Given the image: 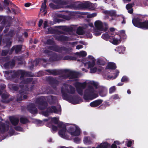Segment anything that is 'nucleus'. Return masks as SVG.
Here are the masks:
<instances>
[{
    "label": "nucleus",
    "mask_w": 148,
    "mask_h": 148,
    "mask_svg": "<svg viewBox=\"0 0 148 148\" xmlns=\"http://www.w3.org/2000/svg\"><path fill=\"white\" fill-rule=\"evenodd\" d=\"M47 2V0H44V2L42 3L41 7L40 8V11L42 12H45L46 10V3Z\"/></svg>",
    "instance_id": "nucleus-35"
},
{
    "label": "nucleus",
    "mask_w": 148,
    "mask_h": 148,
    "mask_svg": "<svg viewBox=\"0 0 148 148\" xmlns=\"http://www.w3.org/2000/svg\"><path fill=\"white\" fill-rule=\"evenodd\" d=\"M54 37L55 39L58 41L64 42L69 40V38L63 35H56Z\"/></svg>",
    "instance_id": "nucleus-11"
},
{
    "label": "nucleus",
    "mask_w": 148,
    "mask_h": 148,
    "mask_svg": "<svg viewBox=\"0 0 148 148\" xmlns=\"http://www.w3.org/2000/svg\"><path fill=\"white\" fill-rule=\"evenodd\" d=\"M20 96L17 99L18 101H20L22 100L23 95L24 94H26V92L24 90H20L19 91Z\"/></svg>",
    "instance_id": "nucleus-36"
},
{
    "label": "nucleus",
    "mask_w": 148,
    "mask_h": 148,
    "mask_svg": "<svg viewBox=\"0 0 148 148\" xmlns=\"http://www.w3.org/2000/svg\"><path fill=\"white\" fill-rule=\"evenodd\" d=\"M120 34H121V36H123L124 37L123 38H125V35L126 34L125 33V31L124 30H121L120 32Z\"/></svg>",
    "instance_id": "nucleus-58"
},
{
    "label": "nucleus",
    "mask_w": 148,
    "mask_h": 148,
    "mask_svg": "<svg viewBox=\"0 0 148 148\" xmlns=\"http://www.w3.org/2000/svg\"><path fill=\"white\" fill-rule=\"evenodd\" d=\"M133 7L132 4H128L126 5V7L127 10L130 9Z\"/></svg>",
    "instance_id": "nucleus-63"
},
{
    "label": "nucleus",
    "mask_w": 148,
    "mask_h": 148,
    "mask_svg": "<svg viewBox=\"0 0 148 148\" xmlns=\"http://www.w3.org/2000/svg\"><path fill=\"white\" fill-rule=\"evenodd\" d=\"M129 81V79L127 76H124L121 79V81L122 82H127Z\"/></svg>",
    "instance_id": "nucleus-51"
},
{
    "label": "nucleus",
    "mask_w": 148,
    "mask_h": 148,
    "mask_svg": "<svg viewBox=\"0 0 148 148\" xmlns=\"http://www.w3.org/2000/svg\"><path fill=\"white\" fill-rule=\"evenodd\" d=\"M60 28L64 31L72 32L73 30V28L72 27H69L66 26H60Z\"/></svg>",
    "instance_id": "nucleus-22"
},
{
    "label": "nucleus",
    "mask_w": 148,
    "mask_h": 148,
    "mask_svg": "<svg viewBox=\"0 0 148 148\" xmlns=\"http://www.w3.org/2000/svg\"><path fill=\"white\" fill-rule=\"evenodd\" d=\"M10 120L11 124L14 126H16L18 124L19 122V119L13 116L9 117Z\"/></svg>",
    "instance_id": "nucleus-20"
},
{
    "label": "nucleus",
    "mask_w": 148,
    "mask_h": 148,
    "mask_svg": "<svg viewBox=\"0 0 148 148\" xmlns=\"http://www.w3.org/2000/svg\"><path fill=\"white\" fill-rule=\"evenodd\" d=\"M76 33L79 35H83L84 34L83 29L81 27H79L77 29Z\"/></svg>",
    "instance_id": "nucleus-40"
},
{
    "label": "nucleus",
    "mask_w": 148,
    "mask_h": 148,
    "mask_svg": "<svg viewBox=\"0 0 148 148\" xmlns=\"http://www.w3.org/2000/svg\"><path fill=\"white\" fill-rule=\"evenodd\" d=\"M95 25L97 30L103 31V29L102 23L100 21H97L95 23Z\"/></svg>",
    "instance_id": "nucleus-19"
},
{
    "label": "nucleus",
    "mask_w": 148,
    "mask_h": 148,
    "mask_svg": "<svg viewBox=\"0 0 148 148\" xmlns=\"http://www.w3.org/2000/svg\"><path fill=\"white\" fill-rule=\"evenodd\" d=\"M46 80L49 82V84L53 88H56V86L59 84V81L52 77L48 76L46 78Z\"/></svg>",
    "instance_id": "nucleus-8"
},
{
    "label": "nucleus",
    "mask_w": 148,
    "mask_h": 148,
    "mask_svg": "<svg viewBox=\"0 0 148 148\" xmlns=\"http://www.w3.org/2000/svg\"><path fill=\"white\" fill-rule=\"evenodd\" d=\"M12 88L13 90L15 91H17L19 89V88L17 86L15 85H12Z\"/></svg>",
    "instance_id": "nucleus-57"
},
{
    "label": "nucleus",
    "mask_w": 148,
    "mask_h": 148,
    "mask_svg": "<svg viewBox=\"0 0 148 148\" xmlns=\"http://www.w3.org/2000/svg\"><path fill=\"white\" fill-rule=\"evenodd\" d=\"M86 85V82H84L83 83H81L79 82H76L75 84V87H78L82 89L85 88Z\"/></svg>",
    "instance_id": "nucleus-24"
},
{
    "label": "nucleus",
    "mask_w": 148,
    "mask_h": 148,
    "mask_svg": "<svg viewBox=\"0 0 148 148\" xmlns=\"http://www.w3.org/2000/svg\"><path fill=\"white\" fill-rule=\"evenodd\" d=\"M103 103L106 107L110 106V102L108 101H105Z\"/></svg>",
    "instance_id": "nucleus-62"
},
{
    "label": "nucleus",
    "mask_w": 148,
    "mask_h": 148,
    "mask_svg": "<svg viewBox=\"0 0 148 148\" xmlns=\"http://www.w3.org/2000/svg\"><path fill=\"white\" fill-rule=\"evenodd\" d=\"M79 73L76 71H71L65 76V78H69V79H72L71 81H75L77 80V78L78 77Z\"/></svg>",
    "instance_id": "nucleus-7"
},
{
    "label": "nucleus",
    "mask_w": 148,
    "mask_h": 148,
    "mask_svg": "<svg viewBox=\"0 0 148 148\" xmlns=\"http://www.w3.org/2000/svg\"><path fill=\"white\" fill-rule=\"evenodd\" d=\"M110 145L107 142H105L100 145H98L96 148H108L110 147Z\"/></svg>",
    "instance_id": "nucleus-23"
},
{
    "label": "nucleus",
    "mask_w": 148,
    "mask_h": 148,
    "mask_svg": "<svg viewBox=\"0 0 148 148\" xmlns=\"http://www.w3.org/2000/svg\"><path fill=\"white\" fill-rule=\"evenodd\" d=\"M46 110L49 113H52L53 112L55 113H57L59 111L56 106H52L51 107H47Z\"/></svg>",
    "instance_id": "nucleus-21"
},
{
    "label": "nucleus",
    "mask_w": 148,
    "mask_h": 148,
    "mask_svg": "<svg viewBox=\"0 0 148 148\" xmlns=\"http://www.w3.org/2000/svg\"><path fill=\"white\" fill-rule=\"evenodd\" d=\"M14 129L17 131H21L23 130L22 127L19 126H16L14 127Z\"/></svg>",
    "instance_id": "nucleus-53"
},
{
    "label": "nucleus",
    "mask_w": 148,
    "mask_h": 148,
    "mask_svg": "<svg viewBox=\"0 0 148 148\" xmlns=\"http://www.w3.org/2000/svg\"><path fill=\"white\" fill-rule=\"evenodd\" d=\"M76 58L75 57L69 55L65 56L63 58V60H76Z\"/></svg>",
    "instance_id": "nucleus-32"
},
{
    "label": "nucleus",
    "mask_w": 148,
    "mask_h": 148,
    "mask_svg": "<svg viewBox=\"0 0 148 148\" xmlns=\"http://www.w3.org/2000/svg\"><path fill=\"white\" fill-rule=\"evenodd\" d=\"M51 129L53 131H56L58 130V127L56 126L52 125Z\"/></svg>",
    "instance_id": "nucleus-61"
},
{
    "label": "nucleus",
    "mask_w": 148,
    "mask_h": 148,
    "mask_svg": "<svg viewBox=\"0 0 148 148\" xmlns=\"http://www.w3.org/2000/svg\"><path fill=\"white\" fill-rule=\"evenodd\" d=\"M116 90L115 87L113 86L111 87L109 89V93L110 94L113 93Z\"/></svg>",
    "instance_id": "nucleus-48"
},
{
    "label": "nucleus",
    "mask_w": 148,
    "mask_h": 148,
    "mask_svg": "<svg viewBox=\"0 0 148 148\" xmlns=\"http://www.w3.org/2000/svg\"><path fill=\"white\" fill-rule=\"evenodd\" d=\"M65 88H64L65 91V92H66L67 93L71 94H74L75 93V88L72 85H69L68 86H65Z\"/></svg>",
    "instance_id": "nucleus-13"
},
{
    "label": "nucleus",
    "mask_w": 148,
    "mask_h": 148,
    "mask_svg": "<svg viewBox=\"0 0 148 148\" xmlns=\"http://www.w3.org/2000/svg\"><path fill=\"white\" fill-rule=\"evenodd\" d=\"M75 128L74 127L71 126L68 129V132L71 134L72 132H73L75 130Z\"/></svg>",
    "instance_id": "nucleus-50"
},
{
    "label": "nucleus",
    "mask_w": 148,
    "mask_h": 148,
    "mask_svg": "<svg viewBox=\"0 0 148 148\" xmlns=\"http://www.w3.org/2000/svg\"><path fill=\"white\" fill-rule=\"evenodd\" d=\"M21 75L20 79L22 80L23 79L24 76L26 77H33L35 76L34 74L31 72L26 71L25 70H21Z\"/></svg>",
    "instance_id": "nucleus-10"
},
{
    "label": "nucleus",
    "mask_w": 148,
    "mask_h": 148,
    "mask_svg": "<svg viewBox=\"0 0 148 148\" xmlns=\"http://www.w3.org/2000/svg\"><path fill=\"white\" fill-rule=\"evenodd\" d=\"M15 60L14 59L12 60L11 61H10V67L11 68H13L15 65Z\"/></svg>",
    "instance_id": "nucleus-49"
},
{
    "label": "nucleus",
    "mask_w": 148,
    "mask_h": 148,
    "mask_svg": "<svg viewBox=\"0 0 148 148\" xmlns=\"http://www.w3.org/2000/svg\"><path fill=\"white\" fill-rule=\"evenodd\" d=\"M80 140V139L78 137H75L74 139V142L77 143H79Z\"/></svg>",
    "instance_id": "nucleus-56"
},
{
    "label": "nucleus",
    "mask_w": 148,
    "mask_h": 148,
    "mask_svg": "<svg viewBox=\"0 0 148 148\" xmlns=\"http://www.w3.org/2000/svg\"><path fill=\"white\" fill-rule=\"evenodd\" d=\"M49 113L46 110L42 112V114L46 117H48L49 115Z\"/></svg>",
    "instance_id": "nucleus-59"
},
{
    "label": "nucleus",
    "mask_w": 148,
    "mask_h": 148,
    "mask_svg": "<svg viewBox=\"0 0 148 148\" xmlns=\"http://www.w3.org/2000/svg\"><path fill=\"white\" fill-rule=\"evenodd\" d=\"M33 79L32 78H27L25 79H22L21 83L24 84H28L31 83L33 81Z\"/></svg>",
    "instance_id": "nucleus-28"
},
{
    "label": "nucleus",
    "mask_w": 148,
    "mask_h": 148,
    "mask_svg": "<svg viewBox=\"0 0 148 148\" xmlns=\"http://www.w3.org/2000/svg\"><path fill=\"white\" fill-rule=\"evenodd\" d=\"M48 49L49 50L58 52L61 53L62 51H64L66 54L69 55H73L72 52L73 49L71 47L67 48L64 46L60 47L58 45H55L52 46H49Z\"/></svg>",
    "instance_id": "nucleus-3"
},
{
    "label": "nucleus",
    "mask_w": 148,
    "mask_h": 148,
    "mask_svg": "<svg viewBox=\"0 0 148 148\" xmlns=\"http://www.w3.org/2000/svg\"><path fill=\"white\" fill-rule=\"evenodd\" d=\"M95 90L91 86H89L84 92V98L86 100H92L98 96V94L95 93Z\"/></svg>",
    "instance_id": "nucleus-4"
},
{
    "label": "nucleus",
    "mask_w": 148,
    "mask_h": 148,
    "mask_svg": "<svg viewBox=\"0 0 148 148\" xmlns=\"http://www.w3.org/2000/svg\"><path fill=\"white\" fill-rule=\"evenodd\" d=\"M51 121L55 124L57 125L58 124L59 121L57 118L56 117H54L52 118Z\"/></svg>",
    "instance_id": "nucleus-42"
},
{
    "label": "nucleus",
    "mask_w": 148,
    "mask_h": 148,
    "mask_svg": "<svg viewBox=\"0 0 148 148\" xmlns=\"http://www.w3.org/2000/svg\"><path fill=\"white\" fill-rule=\"evenodd\" d=\"M53 1L54 3L57 4V5H55L51 3L49 4V7L53 9H58L64 7L68 8L67 6L69 5V1L55 0H53Z\"/></svg>",
    "instance_id": "nucleus-5"
},
{
    "label": "nucleus",
    "mask_w": 148,
    "mask_h": 148,
    "mask_svg": "<svg viewBox=\"0 0 148 148\" xmlns=\"http://www.w3.org/2000/svg\"><path fill=\"white\" fill-rule=\"evenodd\" d=\"M109 15L112 16H116V12L114 10L110 11Z\"/></svg>",
    "instance_id": "nucleus-47"
},
{
    "label": "nucleus",
    "mask_w": 148,
    "mask_h": 148,
    "mask_svg": "<svg viewBox=\"0 0 148 148\" xmlns=\"http://www.w3.org/2000/svg\"><path fill=\"white\" fill-rule=\"evenodd\" d=\"M54 43V41L53 40L50 39L47 40L46 42V44L49 45H53Z\"/></svg>",
    "instance_id": "nucleus-46"
},
{
    "label": "nucleus",
    "mask_w": 148,
    "mask_h": 148,
    "mask_svg": "<svg viewBox=\"0 0 148 148\" xmlns=\"http://www.w3.org/2000/svg\"><path fill=\"white\" fill-rule=\"evenodd\" d=\"M97 70V68L96 67H94V68H91L90 69V72L91 73H95Z\"/></svg>",
    "instance_id": "nucleus-54"
},
{
    "label": "nucleus",
    "mask_w": 148,
    "mask_h": 148,
    "mask_svg": "<svg viewBox=\"0 0 148 148\" xmlns=\"http://www.w3.org/2000/svg\"><path fill=\"white\" fill-rule=\"evenodd\" d=\"M61 92L63 99L73 104L79 103V101L81 100V98L77 95L72 96L69 95L65 93L64 88L63 87L61 88Z\"/></svg>",
    "instance_id": "nucleus-2"
},
{
    "label": "nucleus",
    "mask_w": 148,
    "mask_h": 148,
    "mask_svg": "<svg viewBox=\"0 0 148 148\" xmlns=\"http://www.w3.org/2000/svg\"><path fill=\"white\" fill-rule=\"evenodd\" d=\"M100 109H105L106 107L103 103L101 106L98 107Z\"/></svg>",
    "instance_id": "nucleus-64"
},
{
    "label": "nucleus",
    "mask_w": 148,
    "mask_h": 148,
    "mask_svg": "<svg viewBox=\"0 0 148 148\" xmlns=\"http://www.w3.org/2000/svg\"><path fill=\"white\" fill-rule=\"evenodd\" d=\"M62 59L61 56L56 53L53 54L49 58V61L50 62L57 61Z\"/></svg>",
    "instance_id": "nucleus-14"
},
{
    "label": "nucleus",
    "mask_w": 148,
    "mask_h": 148,
    "mask_svg": "<svg viewBox=\"0 0 148 148\" xmlns=\"http://www.w3.org/2000/svg\"><path fill=\"white\" fill-rule=\"evenodd\" d=\"M10 96L8 93H3L1 95V101L4 103H7L13 100L12 98H8Z\"/></svg>",
    "instance_id": "nucleus-12"
},
{
    "label": "nucleus",
    "mask_w": 148,
    "mask_h": 148,
    "mask_svg": "<svg viewBox=\"0 0 148 148\" xmlns=\"http://www.w3.org/2000/svg\"><path fill=\"white\" fill-rule=\"evenodd\" d=\"M141 22L138 18H134L132 20V23L134 26L139 28H140Z\"/></svg>",
    "instance_id": "nucleus-17"
},
{
    "label": "nucleus",
    "mask_w": 148,
    "mask_h": 148,
    "mask_svg": "<svg viewBox=\"0 0 148 148\" xmlns=\"http://www.w3.org/2000/svg\"><path fill=\"white\" fill-rule=\"evenodd\" d=\"M36 103L38 105V108L40 110H43L47 108L48 103L45 98L43 97L37 98L36 100Z\"/></svg>",
    "instance_id": "nucleus-6"
},
{
    "label": "nucleus",
    "mask_w": 148,
    "mask_h": 148,
    "mask_svg": "<svg viewBox=\"0 0 148 148\" xmlns=\"http://www.w3.org/2000/svg\"><path fill=\"white\" fill-rule=\"evenodd\" d=\"M22 47L23 45H15L12 47L11 51L13 52L15 51V53L18 54L21 51Z\"/></svg>",
    "instance_id": "nucleus-15"
},
{
    "label": "nucleus",
    "mask_w": 148,
    "mask_h": 148,
    "mask_svg": "<svg viewBox=\"0 0 148 148\" xmlns=\"http://www.w3.org/2000/svg\"><path fill=\"white\" fill-rule=\"evenodd\" d=\"M39 63V61L38 59H36L34 60L33 63H32L34 66H37Z\"/></svg>",
    "instance_id": "nucleus-55"
},
{
    "label": "nucleus",
    "mask_w": 148,
    "mask_h": 148,
    "mask_svg": "<svg viewBox=\"0 0 148 148\" xmlns=\"http://www.w3.org/2000/svg\"><path fill=\"white\" fill-rule=\"evenodd\" d=\"M73 53V55H73L74 54H75L82 57H85L87 55L86 52L85 51H81L79 52H77L75 53Z\"/></svg>",
    "instance_id": "nucleus-27"
},
{
    "label": "nucleus",
    "mask_w": 148,
    "mask_h": 148,
    "mask_svg": "<svg viewBox=\"0 0 148 148\" xmlns=\"http://www.w3.org/2000/svg\"><path fill=\"white\" fill-rule=\"evenodd\" d=\"M21 70H19L16 71H14L11 77L12 78H15L18 77L19 75H21Z\"/></svg>",
    "instance_id": "nucleus-25"
},
{
    "label": "nucleus",
    "mask_w": 148,
    "mask_h": 148,
    "mask_svg": "<svg viewBox=\"0 0 148 148\" xmlns=\"http://www.w3.org/2000/svg\"><path fill=\"white\" fill-rule=\"evenodd\" d=\"M112 36H109L108 34H104L101 36V38L104 40H108L110 39V41H111Z\"/></svg>",
    "instance_id": "nucleus-37"
},
{
    "label": "nucleus",
    "mask_w": 148,
    "mask_h": 148,
    "mask_svg": "<svg viewBox=\"0 0 148 148\" xmlns=\"http://www.w3.org/2000/svg\"><path fill=\"white\" fill-rule=\"evenodd\" d=\"M125 48L123 46H118L115 49V50L116 51L119 53H123L125 50Z\"/></svg>",
    "instance_id": "nucleus-33"
},
{
    "label": "nucleus",
    "mask_w": 148,
    "mask_h": 148,
    "mask_svg": "<svg viewBox=\"0 0 148 148\" xmlns=\"http://www.w3.org/2000/svg\"><path fill=\"white\" fill-rule=\"evenodd\" d=\"M27 109L32 114H36L38 113V110L34 103H31L27 105Z\"/></svg>",
    "instance_id": "nucleus-9"
},
{
    "label": "nucleus",
    "mask_w": 148,
    "mask_h": 148,
    "mask_svg": "<svg viewBox=\"0 0 148 148\" xmlns=\"http://www.w3.org/2000/svg\"><path fill=\"white\" fill-rule=\"evenodd\" d=\"M84 143L85 144H90L92 143L90 139H89L88 137H85L83 140Z\"/></svg>",
    "instance_id": "nucleus-41"
},
{
    "label": "nucleus",
    "mask_w": 148,
    "mask_h": 148,
    "mask_svg": "<svg viewBox=\"0 0 148 148\" xmlns=\"http://www.w3.org/2000/svg\"><path fill=\"white\" fill-rule=\"evenodd\" d=\"M140 28L144 29H148V20L142 22Z\"/></svg>",
    "instance_id": "nucleus-26"
},
{
    "label": "nucleus",
    "mask_w": 148,
    "mask_h": 148,
    "mask_svg": "<svg viewBox=\"0 0 148 148\" xmlns=\"http://www.w3.org/2000/svg\"><path fill=\"white\" fill-rule=\"evenodd\" d=\"M103 102V100L101 99L95 100L90 104V105L92 107H95L101 105Z\"/></svg>",
    "instance_id": "nucleus-16"
},
{
    "label": "nucleus",
    "mask_w": 148,
    "mask_h": 148,
    "mask_svg": "<svg viewBox=\"0 0 148 148\" xmlns=\"http://www.w3.org/2000/svg\"><path fill=\"white\" fill-rule=\"evenodd\" d=\"M112 98L113 99H120L119 96L118 94H115L112 96Z\"/></svg>",
    "instance_id": "nucleus-52"
},
{
    "label": "nucleus",
    "mask_w": 148,
    "mask_h": 148,
    "mask_svg": "<svg viewBox=\"0 0 148 148\" xmlns=\"http://www.w3.org/2000/svg\"><path fill=\"white\" fill-rule=\"evenodd\" d=\"M1 132L2 134L4 133L5 131V124L3 123L1 124Z\"/></svg>",
    "instance_id": "nucleus-45"
},
{
    "label": "nucleus",
    "mask_w": 148,
    "mask_h": 148,
    "mask_svg": "<svg viewBox=\"0 0 148 148\" xmlns=\"http://www.w3.org/2000/svg\"><path fill=\"white\" fill-rule=\"evenodd\" d=\"M76 88V90L77 93L79 95H83V90L82 89L78 87H75Z\"/></svg>",
    "instance_id": "nucleus-43"
},
{
    "label": "nucleus",
    "mask_w": 148,
    "mask_h": 148,
    "mask_svg": "<svg viewBox=\"0 0 148 148\" xmlns=\"http://www.w3.org/2000/svg\"><path fill=\"white\" fill-rule=\"evenodd\" d=\"M86 63L88 64V68L91 69L94 67L95 64V61L94 60H92L91 62L90 61H88L86 62Z\"/></svg>",
    "instance_id": "nucleus-39"
},
{
    "label": "nucleus",
    "mask_w": 148,
    "mask_h": 148,
    "mask_svg": "<svg viewBox=\"0 0 148 148\" xmlns=\"http://www.w3.org/2000/svg\"><path fill=\"white\" fill-rule=\"evenodd\" d=\"M10 61L8 62L5 63L4 64V66L5 68H9L10 67Z\"/></svg>",
    "instance_id": "nucleus-60"
},
{
    "label": "nucleus",
    "mask_w": 148,
    "mask_h": 148,
    "mask_svg": "<svg viewBox=\"0 0 148 148\" xmlns=\"http://www.w3.org/2000/svg\"><path fill=\"white\" fill-rule=\"evenodd\" d=\"M20 123L23 124H26L29 122V121L26 118L21 117L20 119Z\"/></svg>",
    "instance_id": "nucleus-38"
},
{
    "label": "nucleus",
    "mask_w": 148,
    "mask_h": 148,
    "mask_svg": "<svg viewBox=\"0 0 148 148\" xmlns=\"http://www.w3.org/2000/svg\"><path fill=\"white\" fill-rule=\"evenodd\" d=\"M92 3L89 1H85L79 3L76 1H69V5L67 6L68 8L72 9H85L90 8Z\"/></svg>",
    "instance_id": "nucleus-1"
},
{
    "label": "nucleus",
    "mask_w": 148,
    "mask_h": 148,
    "mask_svg": "<svg viewBox=\"0 0 148 148\" xmlns=\"http://www.w3.org/2000/svg\"><path fill=\"white\" fill-rule=\"evenodd\" d=\"M46 71L50 73L52 75H56L60 74L58 71H57L56 70L47 69L46 70Z\"/></svg>",
    "instance_id": "nucleus-31"
},
{
    "label": "nucleus",
    "mask_w": 148,
    "mask_h": 148,
    "mask_svg": "<svg viewBox=\"0 0 148 148\" xmlns=\"http://www.w3.org/2000/svg\"><path fill=\"white\" fill-rule=\"evenodd\" d=\"M80 134V129L77 127H75V130L73 132H72L71 135L72 136H78Z\"/></svg>",
    "instance_id": "nucleus-30"
},
{
    "label": "nucleus",
    "mask_w": 148,
    "mask_h": 148,
    "mask_svg": "<svg viewBox=\"0 0 148 148\" xmlns=\"http://www.w3.org/2000/svg\"><path fill=\"white\" fill-rule=\"evenodd\" d=\"M97 63L98 65L104 66L105 64V62L103 60L100 59L97 60Z\"/></svg>",
    "instance_id": "nucleus-44"
},
{
    "label": "nucleus",
    "mask_w": 148,
    "mask_h": 148,
    "mask_svg": "<svg viewBox=\"0 0 148 148\" xmlns=\"http://www.w3.org/2000/svg\"><path fill=\"white\" fill-rule=\"evenodd\" d=\"M107 66L108 69H109L114 70L116 68V64L112 62L109 63Z\"/></svg>",
    "instance_id": "nucleus-34"
},
{
    "label": "nucleus",
    "mask_w": 148,
    "mask_h": 148,
    "mask_svg": "<svg viewBox=\"0 0 148 148\" xmlns=\"http://www.w3.org/2000/svg\"><path fill=\"white\" fill-rule=\"evenodd\" d=\"M66 130V126L64 124L62 129L60 130L58 132V133L62 137L65 138H66V136L65 134V133Z\"/></svg>",
    "instance_id": "nucleus-18"
},
{
    "label": "nucleus",
    "mask_w": 148,
    "mask_h": 148,
    "mask_svg": "<svg viewBox=\"0 0 148 148\" xmlns=\"http://www.w3.org/2000/svg\"><path fill=\"white\" fill-rule=\"evenodd\" d=\"M111 41H110L111 42L112 44L114 45H117L119 43H120L121 41V39H117V38H115V37H114L113 36H112L111 38Z\"/></svg>",
    "instance_id": "nucleus-29"
}]
</instances>
